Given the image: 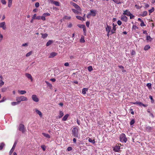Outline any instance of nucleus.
Returning <instances> with one entry per match:
<instances>
[{
  "label": "nucleus",
  "instance_id": "nucleus-1",
  "mask_svg": "<svg viewBox=\"0 0 155 155\" xmlns=\"http://www.w3.org/2000/svg\"><path fill=\"white\" fill-rule=\"evenodd\" d=\"M79 128L77 127H74L71 130L72 134L73 136L75 137L79 138Z\"/></svg>",
  "mask_w": 155,
  "mask_h": 155
},
{
  "label": "nucleus",
  "instance_id": "nucleus-2",
  "mask_svg": "<svg viewBox=\"0 0 155 155\" xmlns=\"http://www.w3.org/2000/svg\"><path fill=\"white\" fill-rule=\"evenodd\" d=\"M16 101L18 103H20L21 101H27V98L25 96H21L20 97H16Z\"/></svg>",
  "mask_w": 155,
  "mask_h": 155
},
{
  "label": "nucleus",
  "instance_id": "nucleus-3",
  "mask_svg": "<svg viewBox=\"0 0 155 155\" xmlns=\"http://www.w3.org/2000/svg\"><path fill=\"white\" fill-rule=\"evenodd\" d=\"M120 141L126 143L127 141V139L126 137V136L124 134H122L120 137Z\"/></svg>",
  "mask_w": 155,
  "mask_h": 155
},
{
  "label": "nucleus",
  "instance_id": "nucleus-4",
  "mask_svg": "<svg viewBox=\"0 0 155 155\" xmlns=\"http://www.w3.org/2000/svg\"><path fill=\"white\" fill-rule=\"evenodd\" d=\"M19 130L21 131L22 133L25 132V128L24 125L22 124H20L19 126Z\"/></svg>",
  "mask_w": 155,
  "mask_h": 155
},
{
  "label": "nucleus",
  "instance_id": "nucleus-5",
  "mask_svg": "<svg viewBox=\"0 0 155 155\" xmlns=\"http://www.w3.org/2000/svg\"><path fill=\"white\" fill-rule=\"evenodd\" d=\"M71 4L73 6H74L77 10L81 11V9L79 7V6L73 2H71Z\"/></svg>",
  "mask_w": 155,
  "mask_h": 155
},
{
  "label": "nucleus",
  "instance_id": "nucleus-6",
  "mask_svg": "<svg viewBox=\"0 0 155 155\" xmlns=\"http://www.w3.org/2000/svg\"><path fill=\"white\" fill-rule=\"evenodd\" d=\"M0 28H2L3 30H5L6 28L5 23V22L0 23Z\"/></svg>",
  "mask_w": 155,
  "mask_h": 155
},
{
  "label": "nucleus",
  "instance_id": "nucleus-7",
  "mask_svg": "<svg viewBox=\"0 0 155 155\" xmlns=\"http://www.w3.org/2000/svg\"><path fill=\"white\" fill-rule=\"evenodd\" d=\"M131 103L133 104H137L139 105L140 106H143L144 107H146L147 106V105L145 104H143L141 102H132Z\"/></svg>",
  "mask_w": 155,
  "mask_h": 155
},
{
  "label": "nucleus",
  "instance_id": "nucleus-8",
  "mask_svg": "<svg viewBox=\"0 0 155 155\" xmlns=\"http://www.w3.org/2000/svg\"><path fill=\"white\" fill-rule=\"evenodd\" d=\"M32 100L35 102H37L39 101L38 98L35 94H33L32 96Z\"/></svg>",
  "mask_w": 155,
  "mask_h": 155
},
{
  "label": "nucleus",
  "instance_id": "nucleus-9",
  "mask_svg": "<svg viewBox=\"0 0 155 155\" xmlns=\"http://www.w3.org/2000/svg\"><path fill=\"white\" fill-rule=\"evenodd\" d=\"M121 19L125 22L127 21L128 20L127 18L124 15H122L121 16Z\"/></svg>",
  "mask_w": 155,
  "mask_h": 155
},
{
  "label": "nucleus",
  "instance_id": "nucleus-10",
  "mask_svg": "<svg viewBox=\"0 0 155 155\" xmlns=\"http://www.w3.org/2000/svg\"><path fill=\"white\" fill-rule=\"evenodd\" d=\"M16 144L17 143L16 142L14 143L12 148L11 149V150L9 152V154L10 155H11L12 153H13V152Z\"/></svg>",
  "mask_w": 155,
  "mask_h": 155
},
{
  "label": "nucleus",
  "instance_id": "nucleus-11",
  "mask_svg": "<svg viewBox=\"0 0 155 155\" xmlns=\"http://www.w3.org/2000/svg\"><path fill=\"white\" fill-rule=\"evenodd\" d=\"M113 29L111 31V33L110 34V35H111L115 33V31L116 30V26H117V25H115L113 23Z\"/></svg>",
  "mask_w": 155,
  "mask_h": 155
},
{
  "label": "nucleus",
  "instance_id": "nucleus-12",
  "mask_svg": "<svg viewBox=\"0 0 155 155\" xmlns=\"http://www.w3.org/2000/svg\"><path fill=\"white\" fill-rule=\"evenodd\" d=\"M89 13L91 15L94 17L96 15V11L94 10H91Z\"/></svg>",
  "mask_w": 155,
  "mask_h": 155
},
{
  "label": "nucleus",
  "instance_id": "nucleus-13",
  "mask_svg": "<svg viewBox=\"0 0 155 155\" xmlns=\"http://www.w3.org/2000/svg\"><path fill=\"white\" fill-rule=\"evenodd\" d=\"M120 147L119 146H116L114 148V150L116 152H119L120 151Z\"/></svg>",
  "mask_w": 155,
  "mask_h": 155
},
{
  "label": "nucleus",
  "instance_id": "nucleus-14",
  "mask_svg": "<svg viewBox=\"0 0 155 155\" xmlns=\"http://www.w3.org/2000/svg\"><path fill=\"white\" fill-rule=\"evenodd\" d=\"M25 75L28 78L30 79L31 81H33V78L31 74L28 73H26L25 74Z\"/></svg>",
  "mask_w": 155,
  "mask_h": 155
},
{
  "label": "nucleus",
  "instance_id": "nucleus-15",
  "mask_svg": "<svg viewBox=\"0 0 155 155\" xmlns=\"http://www.w3.org/2000/svg\"><path fill=\"white\" fill-rule=\"evenodd\" d=\"M130 12L127 10H126L125 11H124V13H123V14L124 15H125L127 16H130Z\"/></svg>",
  "mask_w": 155,
  "mask_h": 155
},
{
  "label": "nucleus",
  "instance_id": "nucleus-16",
  "mask_svg": "<svg viewBox=\"0 0 155 155\" xmlns=\"http://www.w3.org/2000/svg\"><path fill=\"white\" fill-rule=\"evenodd\" d=\"M111 27L107 25V27L106 28V30L108 33L111 32Z\"/></svg>",
  "mask_w": 155,
  "mask_h": 155
},
{
  "label": "nucleus",
  "instance_id": "nucleus-17",
  "mask_svg": "<svg viewBox=\"0 0 155 155\" xmlns=\"http://www.w3.org/2000/svg\"><path fill=\"white\" fill-rule=\"evenodd\" d=\"M57 54V53L55 52H51L49 56L50 58H52L56 56Z\"/></svg>",
  "mask_w": 155,
  "mask_h": 155
},
{
  "label": "nucleus",
  "instance_id": "nucleus-18",
  "mask_svg": "<svg viewBox=\"0 0 155 155\" xmlns=\"http://www.w3.org/2000/svg\"><path fill=\"white\" fill-rule=\"evenodd\" d=\"M35 111L37 114H38L41 117H42V115L41 112L37 109H35Z\"/></svg>",
  "mask_w": 155,
  "mask_h": 155
},
{
  "label": "nucleus",
  "instance_id": "nucleus-19",
  "mask_svg": "<svg viewBox=\"0 0 155 155\" xmlns=\"http://www.w3.org/2000/svg\"><path fill=\"white\" fill-rule=\"evenodd\" d=\"M153 129L152 127H151L149 126H147L145 128V129L149 132H150Z\"/></svg>",
  "mask_w": 155,
  "mask_h": 155
},
{
  "label": "nucleus",
  "instance_id": "nucleus-20",
  "mask_svg": "<svg viewBox=\"0 0 155 155\" xmlns=\"http://www.w3.org/2000/svg\"><path fill=\"white\" fill-rule=\"evenodd\" d=\"M45 83H46V84L47 85V86L49 87L50 89H52L53 88V87L52 85V84H50L47 81H45Z\"/></svg>",
  "mask_w": 155,
  "mask_h": 155
},
{
  "label": "nucleus",
  "instance_id": "nucleus-21",
  "mask_svg": "<svg viewBox=\"0 0 155 155\" xmlns=\"http://www.w3.org/2000/svg\"><path fill=\"white\" fill-rule=\"evenodd\" d=\"M72 10L73 11V12L76 14H79L80 13H80L78 10H76L74 9H72Z\"/></svg>",
  "mask_w": 155,
  "mask_h": 155
},
{
  "label": "nucleus",
  "instance_id": "nucleus-22",
  "mask_svg": "<svg viewBox=\"0 0 155 155\" xmlns=\"http://www.w3.org/2000/svg\"><path fill=\"white\" fill-rule=\"evenodd\" d=\"M88 89L87 88H84L82 90V93L85 94H86V92L88 91Z\"/></svg>",
  "mask_w": 155,
  "mask_h": 155
},
{
  "label": "nucleus",
  "instance_id": "nucleus-23",
  "mask_svg": "<svg viewBox=\"0 0 155 155\" xmlns=\"http://www.w3.org/2000/svg\"><path fill=\"white\" fill-rule=\"evenodd\" d=\"M69 116L68 114H66L64 115V117L62 118V120L64 121H65L67 120L68 117Z\"/></svg>",
  "mask_w": 155,
  "mask_h": 155
},
{
  "label": "nucleus",
  "instance_id": "nucleus-24",
  "mask_svg": "<svg viewBox=\"0 0 155 155\" xmlns=\"http://www.w3.org/2000/svg\"><path fill=\"white\" fill-rule=\"evenodd\" d=\"M53 43V41L50 40L47 43L46 45L47 46H48L51 45Z\"/></svg>",
  "mask_w": 155,
  "mask_h": 155
},
{
  "label": "nucleus",
  "instance_id": "nucleus-25",
  "mask_svg": "<svg viewBox=\"0 0 155 155\" xmlns=\"http://www.w3.org/2000/svg\"><path fill=\"white\" fill-rule=\"evenodd\" d=\"M152 38H151L150 36L147 35L146 40L148 41H151L152 40Z\"/></svg>",
  "mask_w": 155,
  "mask_h": 155
},
{
  "label": "nucleus",
  "instance_id": "nucleus-26",
  "mask_svg": "<svg viewBox=\"0 0 155 155\" xmlns=\"http://www.w3.org/2000/svg\"><path fill=\"white\" fill-rule=\"evenodd\" d=\"M18 92L19 93L21 94H25L26 93V91H20L18 90Z\"/></svg>",
  "mask_w": 155,
  "mask_h": 155
},
{
  "label": "nucleus",
  "instance_id": "nucleus-27",
  "mask_svg": "<svg viewBox=\"0 0 155 155\" xmlns=\"http://www.w3.org/2000/svg\"><path fill=\"white\" fill-rule=\"evenodd\" d=\"M118 67L119 68L121 69L122 71L123 72H125L126 71V70L124 69V68L123 66L122 65H119Z\"/></svg>",
  "mask_w": 155,
  "mask_h": 155
},
{
  "label": "nucleus",
  "instance_id": "nucleus-28",
  "mask_svg": "<svg viewBox=\"0 0 155 155\" xmlns=\"http://www.w3.org/2000/svg\"><path fill=\"white\" fill-rule=\"evenodd\" d=\"M150 48V47L149 45H146V46H145L144 48V49L145 51H147Z\"/></svg>",
  "mask_w": 155,
  "mask_h": 155
},
{
  "label": "nucleus",
  "instance_id": "nucleus-29",
  "mask_svg": "<svg viewBox=\"0 0 155 155\" xmlns=\"http://www.w3.org/2000/svg\"><path fill=\"white\" fill-rule=\"evenodd\" d=\"M42 134L44 136L46 137L47 138H50V135L48 134H46V133H42Z\"/></svg>",
  "mask_w": 155,
  "mask_h": 155
},
{
  "label": "nucleus",
  "instance_id": "nucleus-30",
  "mask_svg": "<svg viewBox=\"0 0 155 155\" xmlns=\"http://www.w3.org/2000/svg\"><path fill=\"white\" fill-rule=\"evenodd\" d=\"M5 144L3 142L1 143L0 145V150H2L3 147L5 146Z\"/></svg>",
  "mask_w": 155,
  "mask_h": 155
},
{
  "label": "nucleus",
  "instance_id": "nucleus-31",
  "mask_svg": "<svg viewBox=\"0 0 155 155\" xmlns=\"http://www.w3.org/2000/svg\"><path fill=\"white\" fill-rule=\"evenodd\" d=\"M59 114V118H60L63 116L64 114L63 112L62 111H60Z\"/></svg>",
  "mask_w": 155,
  "mask_h": 155
},
{
  "label": "nucleus",
  "instance_id": "nucleus-32",
  "mask_svg": "<svg viewBox=\"0 0 155 155\" xmlns=\"http://www.w3.org/2000/svg\"><path fill=\"white\" fill-rule=\"evenodd\" d=\"M53 3L57 6H60V3L57 1H53Z\"/></svg>",
  "mask_w": 155,
  "mask_h": 155
},
{
  "label": "nucleus",
  "instance_id": "nucleus-33",
  "mask_svg": "<svg viewBox=\"0 0 155 155\" xmlns=\"http://www.w3.org/2000/svg\"><path fill=\"white\" fill-rule=\"evenodd\" d=\"M41 34L42 35V37L43 38H46L48 35V34L47 33H41Z\"/></svg>",
  "mask_w": 155,
  "mask_h": 155
},
{
  "label": "nucleus",
  "instance_id": "nucleus-34",
  "mask_svg": "<svg viewBox=\"0 0 155 155\" xmlns=\"http://www.w3.org/2000/svg\"><path fill=\"white\" fill-rule=\"evenodd\" d=\"M12 0H8V6L10 7L12 5Z\"/></svg>",
  "mask_w": 155,
  "mask_h": 155
},
{
  "label": "nucleus",
  "instance_id": "nucleus-35",
  "mask_svg": "<svg viewBox=\"0 0 155 155\" xmlns=\"http://www.w3.org/2000/svg\"><path fill=\"white\" fill-rule=\"evenodd\" d=\"M147 15V12L146 11H145L143 12V14L141 15L142 17H144L146 16Z\"/></svg>",
  "mask_w": 155,
  "mask_h": 155
},
{
  "label": "nucleus",
  "instance_id": "nucleus-36",
  "mask_svg": "<svg viewBox=\"0 0 155 155\" xmlns=\"http://www.w3.org/2000/svg\"><path fill=\"white\" fill-rule=\"evenodd\" d=\"M88 141L91 143H95V142L94 140H92L91 138H89L88 139Z\"/></svg>",
  "mask_w": 155,
  "mask_h": 155
},
{
  "label": "nucleus",
  "instance_id": "nucleus-37",
  "mask_svg": "<svg viewBox=\"0 0 155 155\" xmlns=\"http://www.w3.org/2000/svg\"><path fill=\"white\" fill-rule=\"evenodd\" d=\"M78 27L80 28H84V27L85 26V25H81V24H78L77 25Z\"/></svg>",
  "mask_w": 155,
  "mask_h": 155
},
{
  "label": "nucleus",
  "instance_id": "nucleus-38",
  "mask_svg": "<svg viewBox=\"0 0 155 155\" xmlns=\"http://www.w3.org/2000/svg\"><path fill=\"white\" fill-rule=\"evenodd\" d=\"M32 53V51H30V52L26 54V56L27 57L29 56Z\"/></svg>",
  "mask_w": 155,
  "mask_h": 155
},
{
  "label": "nucleus",
  "instance_id": "nucleus-39",
  "mask_svg": "<svg viewBox=\"0 0 155 155\" xmlns=\"http://www.w3.org/2000/svg\"><path fill=\"white\" fill-rule=\"evenodd\" d=\"M76 18L78 20L82 21L83 17H81L80 16H76Z\"/></svg>",
  "mask_w": 155,
  "mask_h": 155
},
{
  "label": "nucleus",
  "instance_id": "nucleus-40",
  "mask_svg": "<svg viewBox=\"0 0 155 155\" xmlns=\"http://www.w3.org/2000/svg\"><path fill=\"white\" fill-rule=\"evenodd\" d=\"M113 2H114L115 3L117 4H120L121 3V2L120 1L117 0H112Z\"/></svg>",
  "mask_w": 155,
  "mask_h": 155
},
{
  "label": "nucleus",
  "instance_id": "nucleus-41",
  "mask_svg": "<svg viewBox=\"0 0 155 155\" xmlns=\"http://www.w3.org/2000/svg\"><path fill=\"white\" fill-rule=\"evenodd\" d=\"M71 18V17L67 16H64L63 18V19H66L67 20H69Z\"/></svg>",
  "mask_w": 155,
  "mask_h": 155
},
{
  "label": "nucleus",
  "instance_id": "nucleus-42",
  "mask_svg": "<svg viewBox=\"0 0 155 155\" xmlns=\"http://www.w3.org/2000/svg\"><path fill=\"white\" fill-rule=\"evenodd\" d=\"M154 7H152V9L149 10V12L150 13V14L153 12L154 11Z\"/></svg>",
  "mask_w": 155,
  "mask_h": 155
},
{
  "label": "nucleus",
  "instance_id": "nucleus-43",
  "mask_svg": "<svg viewBox=\"0 0 155 155\" xmlns=\"http://www.w3.org/2000/svg\"><path fill=\"white\" fill-rule=\"evenodd\" d=\"M43 15L45 17L48 16H49L50 15V13H44L43 14Z\"/></svg>",
  "mask_w": 155,
  "mask_h": 155
},
{
  "label": "nucleus",
  "instance_id": "nucleus-44",
  "mask_svg": "<svg viewBox=\"0 0 155 155\" xmlns=\"http://www.w3.org/2000/svg\"><path fill=\"white\" fill-rule=\"evenodd\" d=\"M4 84V82L2 81V80H1L0 81V87H1Z\"/></svg>",
  "mask_w": 155,
  "mask_h": 155
},
{
  "label": "nucleus",
  "instance_id": "nucleus-45",
  "mask_svg": "<svg viewBox=\"0 0 155 155\" xmlns=\"http://www.w3.org/2000/svg\"><path fill=\"white\" fill-rule=\"evenodd\" d=\"M88 70L89 71H91L93 70V68L91 66H89L88 67Z\"/></svg>",
  "mask_w": 155,
  "mask_h": 155
},
{
  "label": "nucleus",
  "instance_id": "nucleus-46",
  "mask_svg": "<svg viewBox=\"0 0 155 155\" xmlns=\"http://www.w3.org/2000/svg\"><path fill=\"white\" fill-rule=\"evenodd\" d=\"M149 98L151 100V101L152 103H153L154 102V100L153 99V97L152 96L150 95L149 96Z\"/></svg>",
  "mask_w": 155,
  "mask_h": 155
},
{
  "label": "nucleus",
  "instance_id": "nucleus-47",
  "mask_svg": "<svg viewBox=\"0 0 155 155\" xmlns=\"http://www.w3.org/2000/svg\"><path fill=\"white\" fill-rule=\"evenodd\" d=\"M147 86L148 87L149 89H150L151 87V84L148 83L147 84Z\"/></svg>",
  "mask_w": 155,
  "mask_h": 155
},
{
  "label": "nucleus",
  "instance_id": "nucleus-48",
  "mask_svg": "<svg viewBox=\"0 0 155 155\" xmlns=\"http://www.w3.org/2000/svg\"><path fill=\"white\" fill-rule=\"evenodd\" d=\"M7 90V88L6 87H3L2 89V92H5Z\"/></svg>",
  "mask_w": 155,
  "mask_h": 155
},
{
  "label": "nucleus",
  "instance_id": "nucleus-49",
  "mask_svg": "<svg viewBox=\"0 0 155 155\" xmlns=\"http://www.w3.org/2000/svg\"><path fill=\"white\" fill-rule=\"evenodd\" d=\"M134 123H135L134 120V119L132 120L130 122V125H131L133 124H134Z\"/></svg>",
  "mask_w": 155,
  "mask_h": 155
},
{
  "label": "nucleus",
  "instance_id": "nucleus-50",
  "mask_svg": "<svg viewBox=\"0 0 155 155\" xmlns=\"http://www.w3.org/2000/svg\"><path fill=\"white\" fill-rule=\"evenodd\" d=\"M80 41L81 43H84L85 42V40L84 38L81 37L80 39Z\"/></svg>",
  "mask_w": 155,
  "mask_h": 155
},
{
  "label": "nucleus",
  "instance_id": "nucleus-51",
  "mask_svg": "<svg viewBox=\"0 0 155 155\" xmlns=\"http://www.w3.org/2000/svg\"><path fill=\"white\" fill-rule=\"evenodd\" d=\"M41 147L42 149L44 151L46 150V147L45 145H42L41 146Z\"/></svg>",
  "mask_w": 155,
  "mask_h": 155
},
{
  "label": "nucleus",
  "instance_id": "nucleus-52",
  "mask_svg": "<svg viewBox=\"0 0 155 155\" xmlns=\"http://www.w3.org/2000/svg\"><path fill=\"white\" fill-rule=\"evenodd\" d=\"M18 103L17 102H12L11 104L13 106H15V105L17 104Z\"/></svg>",
  "mask_w": 155,
  "mask_h": 155
},
{
  "label": "nucleus",
  "instance_id": "nucleus-53",
  "mask_svg": "<svg viewBox=\"0 0 155 155\" xmlns=\"http://www.w3.org/2000/svg\"><path fill=\"white\" fill-rule=\"evenodd\" d=\"M132 28L133 29L136 30V29H138V27L136 26L133 25Z\"/></svg>",
  "mask_w": 155,
  "mask_h": 155
},
{
  "label": "nucleus",
  "instance_id": "nucleus-54",
  "mask_svg": "<svg viewBox=\"0 0 155 155\" xmlns=\"http://www.w3.org/2000/svg\"><path fill=\"white\" fill-rule=\"evenodd\" d=\"M141 26H146V25L144 23L143 21H142L140 24Z\"/></svg>",
  "mask_w": 155,
  "mask_h": 155
},
{
  "label": "nucleus",
  "instance_id": "nucleus-55",
  "mask_svg": "<svg viewBox=\"0 0 155 155\" xmlns=\"http://www.w3.org/2000/svg\"><path fill=\"white\" fill-rule=\"evenodd\" d=\"M41 19L43 21H45L46 20L45 17L43 15L41 17Z\"/></svg>",
  "mask_w": 155,
  "mask_h": 155
},
{
  "label": "nucleus",
  "instance_id": "nucleus-56",
  "mask_svg": "<svg viewBox=\"0 0 155 155\" xmlns=\"http://www.w3.org/2000/svg\"><path fill=\"white\" fill-rule=\"evenodd\" d=\"M136 54L135 51L133 50H132L131 52V54L132 55H134Z\"/></svg>",
  "mask_w": 155,
  "mask_h": 155
},
{
  "label": "nucleus",
  "instance_id": "nucleus-57",
  "mask_svg": "<svg viewBox=\"0 0 155 155\" xmlns=\"http://www.w3.org/2000/svg\"><path fill=\"white\" fill-rule=\"evenodd\" d=\"M129 16L130 17V19H133L134 18V15H133L131 13L130 15V16Z\"/></svg>",
  "mask_w": 155,
  "mask_h": 155
},
{
  "label": "nucleus",
  "instance_id": "nucleus-58",
  "mask_svg": "<svg viewBox=\"0 0 155 155\" xmlns=\"http://www.w3.org/2000/svg\"><path fill=\"white\" fill-rule=\"evenodd\" d=\"M136 138H134V137L132 138V140L133 142H138V141L137 140L135 139Z\"/></svg>",
  "mask_w": 155,
  "mask_h": 155
},
{
  "label": "nucleus",
  "instance_id": "nucleus-59",
  "mask_svg": "<svg viewBox=\"0 0 155 155\" xmlns=\"http://www.w3.org/2000/svg\"><path fill=\"white\" fill-rule=\"evenodd\" d=\"M35 6L36 8H38L39 6V2H36L35 4Z\"/></svg>",
  "mask_w": 155,
  "mask_h": 155
},
{
  "label": "nucleus",
  "instance_id": "nucleus-60",
  "mask_svg": "<svg viewBox=\"0 0 155 155\" xmlns=\"http://www.w3.org/2000/svg\"><path fill=\"white\" fill-rule=\"evenodd\" d=\"M1 2L3 4H6V2L5 0H1Z\"/></svg>",
  "mask_w": 155,
  "mask_h": 155
},
{
  "label": "nucleus",
  "instance_id": "nucleus-61",
  "mask_svg": "<svg viewBox=\"0 0 155 155\" xmlns=\"http://www.w3.org/2000/svg\"><path fill=\"white\" fill-rule=\"evenodd\" d=\"M117 23L118 25H121L122 22L118 20L117 21Z\"/></svg>",
  "mask_w": 155,
  "mask_h": 155
},
{
  "label": "nucleus",
  "instance_id": "nucleus-62",
  "mask_svg": "<svg viewBox=\"0 0 155 155\" xmlns=\"http://www.w3.org/2000/svg\"><path fill=\"white\" fill-rule=\"evenodd\" d=\"M72 149V148L71 147H68L67 148V150L68 151H71Z\"/></svg>",
  "mask_w": 155,
  "mask_h": 155
},
{
  "label": "nucleus",
  "instance_id": "nucleus-63",
  "mask_svg": "<svg viewBox=\"0 0 155 155\" xmlns=\"http://www.w3.org/2000/svg\"><path fill=\"white\" fill-rule=\"evenodd\" d=\"M86 25L88 27L90 25V22L89 21H87L86 23Z\"/></svg>",
  "mask_w": 155,
  "mask_h": 155
},
{
  "label": "nucleus",
  "instance_id": "nucleus-64",
  "mask_svg": "<svg viewBox=\"0 0 155 155\" xmlns=\"http://www.w3.org/2000/svg\"><path fill=\"white\" fill-rule=\"evenodd\" d=\"M36 17V14H35L32 17V19H35V18Z\"/></svg>",
  "mask_w": 155,
  "mask_h": 155
}]
</instances>
